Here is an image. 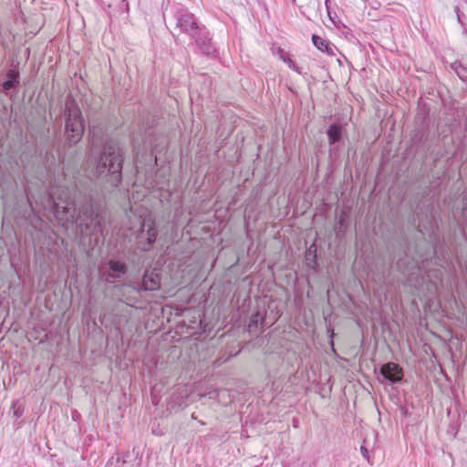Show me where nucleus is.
<instances>
[{
    "instance_id": "1",
    "label": "nucleus",
    "mask_w": 467,
    "mask_h": 467,
    "mask_svg": "<svg viewBox=\"0 0 467 467\" xmlns=\"http://www.w3.org/2000/svg\"><path fill=\"white\" fill-rule=\"evenodd\" d=\"M101 145L102 140L97 139L93 133L89 153V161L93 167L86 171L87 176L90 180L99 179L117 188L122 181V152L116 144L108 142L103 145L102 152L97 156L95 149Z\"/></svg>"
},
{
    "instance_id": "2",
    "label": "nucleus",
    "mask_w": 467,
    "mask_h": 467,
    "mask_svg": "<svg viewBox=\"0 0 467 467\" xmlns=\"http://www.w3.org/2000/svg\"><path fill=\"white\" fill-rule=\"evenodd\" d=\"M77 190L69 188H59L52 193L55 213L58 217L64 215L67 222L77 223L81 229L97 231L100 227L99 212L93 204L84 205L80 211L77 209Z\"/></svg>"
},
{
    "instance_id": "3",
    "label": "nucleus",
    "mask_w": 467,
    "mask_h": 467,
    "mask_svg": "<svg viewBox=\"0 0 467 467\" xmlns=\"http://www.w3.org/2000/svg\"><path fill=\"white\" fill-rule=\"evenodd\" d=\"M66 125L65 133L70 145L76 144L82 138L84 124L82 114L74 101L66 103Z\"/></svg>"
},
{
    "instance_id": "4",
    "label": "nucleus",
    "mask_w": 467,
    "mask_h": 467,
    "mask_svg": "<svg viewBox=\"0 0 467 467\" xmlns=\"http://www.w3.org/2000/svg\"><path fill=\"white\" fill-rule=\"evenodd\" d=\"M176 27L188 34L191 37L196 36V33H200L202 26H199L193 17L192 14L186 11L178 12L175 15Z\"/></svg>"
},
{
    "instance_id": "5",
    "label": "nucleus",
    "mask_w": 467,
    "mask_h": 467,
    "mask_svg": "<svg viewBox=\"0 0 467 467\" xmlns=\"http://www.w3.org/2000/svg\"><path fill=\"white\" fill-rule=\"evenodd\" d=\"M109 270L103 272L105 281L111 283L119 280L127 272V265L124 263L115 260H109Z\"/></svg>"
},
{
    "instance_id": "6",
    "label": "nucleus",
    "mask_w": 467,
    "mask_h": 467,
    "mask_svg": "<svg viewBox=\"0 0 467 467\" xmlns=\"http://www.w3.org/2000/svg\"><path fill=\"white\" fill-rule=\"evenodd\" d=\"M381 374L391 383L400 382L403 377L402 368L394 362H388L381 368Z\"/></svg>"
},
{
    "instance_id": "7",
    "label": "nucleus",
    "mask_w": 467,
    "mask_h": 467,
    "mask_svg": "<svg viewBox=\"0 0 467 467\" xmlns=\"http://www.w3.org/2000/svg\"><path fill=\"white\" fill-rule=\"evenodd\" d=\"M200 33H196V36H192L193 38L200 47V49L207 55H210L213 52V47L211 44V38L209 37V33L206 30L205 26L200 30Z\"/></svg>"
},
{
    "instance_id": "8",
    "label": "nucleus",
    "mask_w": 467,
    "mask_h": 467,
    "mask_svg": "<svg viewBox=\"0 0 467 467\" xmlns=\"http://www.w3.org/2000/svg\"><path fill=\"white\" fill-rule=\"evenodd\" d=\"M142 287L147 291H154L160 287V277L158 274L146 271L142 278Z\"/></svg>"
},
{
    "instance_id": "9",
    "label": "nucleus",
    "mask_w": 467,
    "mask_h": 467,
    "mask_svg": "<svg viewBox=\"0 0 467 467\" xmlns=\"http://www.w3.org/2000/svg\"><path fill=\"white\" fill-rule=\"evenodd\" d=\"M8 79L2 84V91L5 94H9V90L19 85V73L15 70H9L6 74Z\"/></svg>"
},
{
    "instance_id": "10",
    "label": "nucleus",
    "mask_w": 467,
    "mask_h": 467,
    "mask_svg": "<svg viewBox=\"0 0 467 467\" xmlns=\"http://www.w3.org/2000/svg\"><path fill=\"white\" fill-rule=\"evenodd\" d=\"M327 137L330 144L336 143L341 138V130L338 125L333 124L327 130Z\"/></svg>"
},
{
    "instance_id": "11",
    "label": "nucleus",
    "mask_w": 467,
    "mask_h": 467,
    "mask_svg": "<svg viewBox=\"0 0 467 467\" xmlns=\"http://www.w3.org/2000/svg\"><path fill=\"white\" fill-rule=\"evenodd\" d=\"M312 41H313L314 46L317 48H318L319 50H321L323 52H327V53L331 52V47L328 46L327 41L325 39H323L322 37H320L317 35H313Z\"/></svg>"
},
{
    "instance_id": "12",
    "label": "nucleus",
    "mask_w": 467,
    "mask_h": 467,
    "mask_svg": "<svg viewBox=\"0 0 467 467\" xmlns=\"http://www.w3.org/2000/svg\"><path fill=\"white\" fill-rule=\"evenodd\" d=\"M157 236V231L153 225L149 226V229L147 231V245L143 246V250L147 251L150 249V245L155 242Z\"/></svg>"
},
{
    "instance_id": "13",
    "label": "nucleus",
    "mask_w": 467,
    "mask_h": 467,
    "mask_svg": "<svg viewBox=\"0 0 467 467\" xmlns=\"http://www.w3.org/2000/svg\"><path fill=\"white\" fill-rule=\"evenodd\" d=\"M280 57L291 69H293L298 74H302V71L299 68V67H297L296 64L283 51L281 52Z\"/></svg>"
},
{
    "instance_id": "14",
    "label": "nucleus",
    "mask_w": 467,
    "mask_h": 467,
    "mask_svg": "<svg viewBox=\"0 0 467 467\" xmlns=\"http://www.w3.org/2000/svg\"><path fill=\"white\" fill-rule=\"evenodd\" d=\"M405 259H400L397 263V269L400 271L402 274H406L407 270H409V266H405Z\"/></svg>"
},
{
    "instance_id": "15",
    "label": "nucleus",
    "mask_w": 467,
    "mask_h": 467,
    "mask_svg": "<svg viewBox=\"0 0 467 467\" xmlns=\"http://www.w3.org/2000/svg\"><path fill=\"white\" fill-rule=\"evenodd\" d=\"M455 71L461 79H462L463 81H467V76L465 75V68H463L460 66L459 67L455 68Z\"/></svg>"
},
{
    "instance_id": "16",
    "label": "nucleus",
    "mask_w": 467,
    "mask_h": 467,
    "mask_svg": "<svg viewBox=\"0 0 467 467\" xmlns=\"http://www.w3.org/2000/svg\"><path fill=\"white\" fill-rule=\"evenodd\" d=\"M13 409H14V416L16 418L21 417V415L23 413V409L21 408V406H16V402H14Z\"/></svg>"
},
{
    "instance_id": "17",
    "label": "nucleus",
    "mask_w": 467,
    "mask_h": 467,
    "mask_svg": "<svg viewBox=\"0 0 467 467\" xmlns=\"http://www.w3.org/2000/svg\"><path fill=\"white\" fill-rule=\"evenodd\" d=\"M361 451L364 456H366V454L368 453L367 449H365L364 447H361Z\"/></svg>"
},
{
    "instance_id": "18",
    "label": "nucleus",
    "mask_w": 467,
    "mask_h": 467,
    "mask_svg": "<svg viewBox=\"0 0 467 467\" xmlns=\"http://www.w3.org/2000/svg\"><path fill=\"white\" fill-rule=\"evenodd\" d=\"M416 266V263H413L412 265H411V269L414 268Z\"/></svg>"
}]
</instances>
